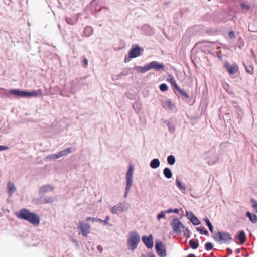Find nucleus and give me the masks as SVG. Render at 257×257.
<instances>
[{
  "label": "nucleus",
  "mask_w": 257,
  "mask_h": 257,
  "mask_svg": "<svg viewBox=\"0 0 257 257\" xmlns=\"http://www.w3.org/2000/svg\"><path fill=\"white\" fill-rule=\"evenodd\" d=\"M17 217L20 219L28 221L35 226H38L40 222L39 216L33 212H31L27 208H22L19 212H16Z\"/></svg>",
  "instance_id": "f257e3e1"
},
{
  "label": "nucleus",
  "mask_w": 257,
  "mask_h": 257,
  "mask_svg": "<svg viewBox=\"0 0 257 257\" xmlns=\"http://www.w3.org/2000/svg\"><path fill=\"white\" fill-rule=\"evenodd\" d=\"M140 242V236L139 233L135 230L131 231L127 239L128 249L134 251L137 248Z\"/></svg>",
  "instance_id": "f03ea898"
},
{
  "label": "nucleus",
  "mask_w": 257,
  "mask_h": 257,
  "mask_svg": "<svg viewBox=\"0 0 257 257\" xmlns=\"http://www.w3.org/2000/svg\"><path fill=\"white\" fill-rule=\"evenodd\" d=\"M213 239L217 242L227 243L228 241H232L231 235L227 232L218 231L213 235Z\"/></svg>",
  "instance_id": "7ed1b4c3"
},
{
  "label": "nucleus",
  "mask_w": 257,
  "mask_h": 257,
  "mask_svg": "<svg viewBox=\"0 0 257 257\" xmlns=\"http://www.w3.org/2000/svg\"><path fill=\"white\" fill-rule=\"evenodd\" d=\"M134 172V167L132 165H130L126 174V187L124 197L126 198L133 185V174Z\"/></svg>",
  "instance_id": "20e7f679"
},
{
  "label": "nucleus",
  "mask_w": 257,
  "mask_h": 257,
  "mask_svg": "<svg viewBox=\"0 0 257 257\" xmlns=\"http://www.w3.org/2000/svg\"><path fill=\"white\" fill-rule=\"evenodd\" d=\"M129 207V205L126 203H120L111 207L110 211L113 214H118L119 212L126 211Z\"/></svg>",
  "instance_id": "39448f33"
},
{
  "label": "nucleus",
  "mask_w": 257,
  "mask_h": 257,
  "mask_svg": "<svg viewBox=\"0 0 257 257\" xmlns=\"http://www.w3.org/2000/svg\"><path fill=\"white\" fill-rule=\"evenodd\" d=\"M155 249L157 254L160 257H165L167 255L166 247L163 243L157 240L155 242Z\"/></svg>",
  "instance_id": "423d86ee"
},
{
  "label": "nucleus",
  "mask_w": 257,
  "mask_h": 257,
  "mask_svg": "<svg viewBox=\"0 0 257 257\" xmlns=\"http://www.w3.org/2000/svg\"><path fill=\"white\" fill-rule=\"evenodd\" d=\"M171 226L174 232L177 234H180L182 231L181 229H184L185 226L180 222L179 219L175 218L173 219L171 223Z\"/></svg>",
  "instance_id": "0eeeda50"
},
{
  "label": "nucleus",
  "mask_w": 257,
  "mask_h": 257,
  "mask_svg": "<svg viewBox=\"0 0 257 257\" xmlns=\"http://www.w3.org/2000/svg\"><path fill=\"white\" fill-rule=\"evenodd\" d=\"M77 228L81 231L83 236L87 237L90 233V225L88 223H84L83 221L79 222Z\"/></svg>",
  "instance_id": "6e6552de"
},
{
  "label": "nucleus",
  "mask_w": 257,
  "mask_h": 257,
  "mask_svg": "<svg viewBox=\"0 0 257 257\" xmlns=\"http://www.w3.org/2000/svg\"><path fill=\"white\" fill-rule=\"evenodd\" d=\"M39 197L36 199V203L38 204H44L47 203H52L54 199L53 197L39 195Z\"/></svg>",
  "instance_id": "1a4fd4ad"
},
{
  "label": "nucleus",
  "mask_w": 257,
  "mask_h": 257,
  "mask_svg": "<svg viewBox=\"0 0 257 257\" xmlns=\"http://www.w3.org/2000/svg\"><path fill=\"white\" fill-rule=\"evenodd\" d=\"M42 93V91L40 89H38L37 90H33L31 92L22 90V97H37L38 96H41Z\"/></svg>",
  "instance_id": "9d476101"
},
{
  "label": "nucleus",
  "mask_w": 257,
  "mask_h": 257,
  "mask_svg": "<svg viewBox=\"0 0 257 257\" xmlns=\"http://www.w3.org/2000/svg\"><path fill=\"white\" fill-rule=\"evenodd\" d=\"M142 240L148 248H152L153 247V237L152 234L148 236H143L142 237Z\"/></svg>",
  "instance_id": "9b49d317"
},
{
  "label": "nucleus",
  "mask_w": 257,
  "mask_h": 257,
  "mask_svg": "<svg viewBox=\"0 0 257 257\" xmlns=\"http://www.w3.org/2000/svg\"><path fill=\"white\" fill-rule=\"evenodd\" d=\"M224 67L230 74H235L238 70V67L235 63L231 65L229 63L226 62L224 64Z\"/></svg>",
  "instance_id": "f8f14e48"
},
{
  "label": "nucleus",
  "mask_w": 257,
  "mask_h": 257,
  "mask_svg": "<svg viewBox=\"0 0 257 257\" xmlns=\"http://www.w3.org/2000/svg\"><path fill=\"white\" fill-rule=\"evenodd\" d=\"M55 187L50 184H46L41 186L38 191L39 195H43L48 191H53Z\"/></svg>",
  "instance_id": "ddd939ff"
},
{
  "label": "nucleus",
  "mask_w": 257,
  "mask_h": 257,
  "mask_svg": "<svg viewBox=\"0 0 257 257\" xmlns=\"http://www.w3.org/2000/svg\"><path fill=\"white\" fill-rule=\"evenodd\" d=\"M141 50V48L139 46H136L134 48H132L128 53L129 58H134L139 56Z\"/></svg>",
  "instance_id": "4468645a"
},
{
  "label": "nucleus",
  "mask_w": 257,
  "mask_h": 257,
  "mask_svg": "<svg viewBox=\"0 0 257 257\" xmlns=\"http://www.w3.org/2000/svg\"><path fill=\"white\" fill-rule=\"evenodd\" d=\"M150 69H154L156 70H164V66L162 63H159L158 62L154 61L148 64Z\"/></svg>",
  "instance_id": "2eb2a0df"
},
{
  "label": "nucleus",
  "mask_w": 257,
  "mask_h": 257,
  "mask_svg": "<svg viewBox=\"0 0 257 257\" xmlns=\"http://www.w3.org/2000/svg\"><path fill=\"white\" fill-rule=\"evenodd\" d=\"M16 191V187L14 183L9 181L7 184V192L9 196H12Z\"/></svg>",
  "instance_id": "dca6fc26"
},
{
  "label": "nucleus",
  "mask_w": 257,
  "mask_h": 257,
  "mask_svg": "<svg viewBox=\"0 0 257 257\" xmlns=\"http://www.w3.org/2000/svg\"><path fill=\"white\" fill-rule=\"evenodd\" d=\"M83 33L84 35H82V36L90 37L93 33V29L91 26H86L84 29Z\"/></svg>",
  "instance_id": "f3484780"
},
{
  "label": "nucleus",
  "mask_w": 257,
  "mask_h": 257,
  "mask_svg": "<svg viewBox=\"0 0 257 257\" xmlns=\"http://www.w3.org/2000/svg\"><path fill=\"white\" fill-rule=\"evenodd\" d=\"M237 239L239 240L240 244H243L246 240L245 233L243 230H240L237 235Z\"/></svg>",
  "instance_id": "a211bd4d"
},
{
  "label": "nucleus",
  "mask_w": 257,
  "mask_h": 257,
  "mask_svg": "<svg viewBox=\"0 0 257 257\" xmlns=\"http://www.w3.org/2000/svg\"><path fill=\"white\" fill-rule=\"evenodd\" d=\"M75 149L72 147H69L68 148L64 149L61 151H59V155H60L61 157L63 156H66L68 154L73 152L74 151Z\"/></svg>",
  "instance_id": "6ab92c4d"
},
{
  "label": "nucleus",
  "mask_w": 257,
  "mask_h": 257,
  "mask_svg": "<svg viewBox=\"0 0 257 257\" xmlns=\"http://www.w3.org/2000/svg\"><path fill=\"white\" fill-rule=\"evenodd\" d=\"M160 162L159 159L155 158L153 159L150 163V167L153 169H156L160 166Z\"/></svg>",
  "instance_id": "aec40b11"
},
{
  "label": "nucleus",
  "mask_w": 257,
  "mask_h": 257,
  "mask_svg": "<svg viewBox=\"0 0 257 257\" xmlns=\"http://www.w3.org/2000/svg\"><path fill=\"white\" fill-rule=\"evenodd\" d=\"M79 19V17H66V22L71 25H75Z\"/></svg>",
  "instance_id": "412c9836"
},
{
  "label": "nucleus",
  "mask_w": 257,
  "mask_h": 257,
  "mask_svg": "<svg viewBox=\"0 0 257 257\" xmlns=\"http://www.w3.org/2000/svg\"><path fill=\"white\" fill-rule=\"evenodd\" d=\"M163 174L167 179H170L172 177L173 173L171 169L166 167L163 170Z\"/></svg>",
  "instance_id": "4be33fe9"
},
{
  "label": "nucleus",
  "mask_w": 257,
  "mask_h": 257,
  "mask_svg": "<svg viewBox=\"0 0 257 257\" xmlns=\"http://www.w3.org/2000/svg\"><path fill=\"white\" fill-rule=\"evenodd\" d=\"M246 216L249 218L250 221L253 223L257 222V216L255 214H252L249 212H247Z\"/></svg>",
  "instance_id": "5701e85b"
},
{
  "label": "nucleus",
  "mask_w": 257,
  "mask_h": 257,
  "mask_svg": "<svg viewBox=\"0 0 257 257\" xmlns=\"http://www.w3.org/2000/svg\"><path fill=\"white\" fill-rule=\"evenodd\" d=\"M176 184L177 187L181 191H185L187 189V187L185 184H182L180 180L178 178L176 179Z\"/></svg>",
  "instance_id": "b1692460"
},
{
  "label": "nucleus",
  "mask_w": 257,
  "mask_h": 257,
  "mask_svg": "<svg viewBox=\"0 0 257 257\" xmlns=\"http://www.w3.org/2000/svg\"><path fill=\"white\" fill-rule=\"evenodd\" d=\"M135 70L137 71L140 72L141 73H143L150 70V69L148 64L143 67L141 66H136Z\"/></svg>",
  "instance_id": "393cba45"
},
{
  "label": "nucleus",
  "mask_w": 257,
  "mask_h": 257,
  "mask_svg": "<svg viewBox=\"0 0 257 257\" xmlns=\"http://www.w3.org/2000/svg\"><path fill=\"white\" fill-rule=\"evenodd\" d=\"M176 90L178 92L180 96L182 97V99H189L190 98L188 94L186 93L184 90L181 89L180 88L177 89Z\"/></svg>",
  "instance_id": "a878e982"
},
{
  "label": "nucleus",
  "mask_w": 257,
  "mask_h": 257,
  "mask_svg": "<svg viewBox=\"0 0 257 257\" xmlns=\"http://www.w3.org/2000/svg\"><path fill=\"white\" fill-rule=\"evenodd\" d=\"M168 79L169 82L172 84V85L174 87L176 90L179 88V87L177 85L176 81L173 76L169 75L168 76Z\"/></svg>",
  "instance_id": "bb28decb"
},
{
  "label": "nucleus",
  "mask_w": 257,
  "mask_h": 257,
  "mask_svg": "<svg viewBox=\"0 0 257 257\" xmlns=\"http://www.w3.org/2000/svg\"><path fill=\"white\" fill-rule=\"evenodd\" d=\"M9 93L16 96L22 97V90L19 89H12L9 91Z\"/></svg>",
  "instance_id": "cd10ccee"
},
{
  "label": "nucleus",
  "mask_w": 257,
  "mask_h": 257,
  "mask_svg": "<svg viewBox=\"0 0 257 257\" xmlns=\"http://www.w3.org/2000/svg\"><path fill=\"white\" fill-rule=\"evenodd\" d=\"M189 245H190V247L193 249H196L199 247V242H198V240L197 241H195L193 239H191L189 241Z\"/></svg>",
  "instance_id": "c85d7f7f"
},
{
  "label": "nucleus",
  "mask_w": 257,
  "mask_h": 257,
  "mask_svg": "<svg viewBox=\"0 0 257 257\" xmlns=\"http://www.w3.org/2000/svg\"><path fill=\"white\" fill-rule=\"evenodd\" d=\"M204 221L206 222V225L208 226L209 231L212 233L213 232V226L210 222L209 219L208 218V217H205L204 218Z\"/></svg>",
  "instance_id": "c756f323"
},
{
  "label": "nucleus",
  "mask_w": 257,
  "mask_h": 257,
  "mask_svg": "<svg viewBox=\"0 0 257 257\" xmlns=\"http://www.w3.org/2000/svg\"><path fill=\"white\" fill-rule=\"evenodd\" d=\"M142 28L147 35H151L153 32L152 28L148 25H143Z\"/></svg>",
  "instance_id": "7c9ffc66"
},
{
  "label": "nucleus",
  "mask_w": 257,
  "mask_h": 257,
  "mask_svg": "<svg viewBox=\"0 0 257 257\" xmlns=\"http://www.w3.org/2000/svg\"><path fill=\"white\" fill-rule=\"evenodd\" d=\"M168 126V129L171 133H173L175 131V127L174 125L172 124L169 121L166 120L164 122Z\"/></svg>",
  "instance_id": "2f4dec72"
},
{
  "label": "nucleus",
  "mask_w": 257,
  "mask_h": 257,
  "mask_svg": "<svg viewBox=\"0 0 257 257\" xmlns=\"http://www.w3.org/2000/svg\"><path fill=\"white\" fill-rule=\"evenodd\" d=\"M167 160L168 163L171 165H174L176 161L175 157L172 155L168 156Z\"/></svg>",
  "instance_id": "473e14b6"
},
{
  "label": "nucleus",
  "mask_w": 257,
  "mask_h": 257,
  "mask_svg": "<svg viewBox=\"0 0 257 257\" xmlns=\"http://www.w3.org/2000/svg\"><path fill=\"white\" fill-rule=\"evenodd\" d=\"M190 221L194 226L198 225L201 223L199 220L196 216H194L193 218H192V219H190Z\"/></svg>",
  "instance_id": "72a5a7b5"
},
{
  "label": "nucleus",
  "mask_w": 257,
  "mask_h": 257,
  "mask_svg": "<svg viewBox=\"0 0 257 257\" xmlns=\"http://www.w3.org/2000/svg\"><path fill=\"white\" fill-rule=\"evenodd\" d=\"M166 103L168 108L170 110L173 111L175 107V104L172 103L170 99L167 100Z\"/></svg>",
  "instance_id": "f704fd0d"
},
{
  "label": "nucleus",
  "mask_w": 257,
  "mask_h": 257,
  "mask_svg": "<svg viewBox=\"0 0 257 257\" xmlns=\"http://www.w3.org/2000/svg\"><path fill=\"white\" fill-rule=\"evenodd\" d=\"M250 201L252 203L253 210L257 213V201L253 198H251Z\"/></svg>",
  "instance_id": "c9c22d12"
},
{
  "label": "nucleus",
  "mask_w": 257,
  "mask_h": 257,
  "mask_svg": "<svg viewBox=\"0 0 257 257\" xmlns=\"http://www.w3.org/2000/svg\"><path fill=\"white\" fill-rule=\"evenodd\" d=\"M244 67L246 72L249 74H252L253 73V68L252 66H246L245 64H244Z\"/></svg>",
  "instance_id": "e433bc0d"
},
{
  "label": "nucleus",
  "mask_w": 257,
  "mask_h": 257,
  "mask_svg": "<svg viewBox=\"0 0 257 257\" xmlns=\"http://www.w3.org/2000/svg\"><path fill=\"white\" fill-rule=\"evenodd\" d=\"M160 90L162 92H165L168 90V86L165 83H162L159 86Z\"/></svg>",
  "instance_id": "4c0bfd02"
},
{
  "label": "nucleus",
  "mask_w": 257,
  "mask_h": 257,
  "mask_svg": "<svg viewBox=\"0 0 257 257\" xmlns=\"http://www.w3.org/2000/svg\"><path fill=\"white\" fill-rule=\"evenodd\" d=\"M232 104H233V106L236 108V112L239 114H241L242 113V110L241 109L238 107V104L234 102V101H233L232 102Z\"/></svg>",
  "instance_id": "58836bf2"
},
{
  "label": "nucleus",
  "mask_w": 257,
  "mask_h": 257,
  "mask_svg": "<svg viewBox=\"0 0 257 257\" xmlns=\"http://www.w3.org/2000/svg\"><path fill=\"white\" fill-rule=\"evenodd\" d=\"M213 248V245L211 242H207L205 244V248L206 250H210Z\"/></svg>",
  "instance_id": "ea45409f"
},
{
  "label": "nucleus",
  "mask_w": 257,
  "mask_h": 257,
  "mask_svg": "<svg viewBox=\"0 0 257 257\" xmlns=\"http://www.w3.org/2000/svg\"><path fill=\"white\" fill-rule=\"evenodd\" d=\"M196 229L197 231L199 232L201 234H203L205 235L208 234V232L206 229L204 230L203 229L200 228L199 227H197Z\"/></svg>",
  "instance_id": "a19ab883"
},
{
  "label": "nucleus",
  "mask_w": 257,
  "mask_h": 257,
  "mask_svg": "<svg viewBox=\"0 0 257 257\" xmlns=\"http://www.w3.org/2000/svg\"><path fill=\"white\" fill-rule=\"evenodd\" d=\"M240 7L242 9L246 10V11H249L250 9V6L244 3H241Z\"/></svg>",
  "instance_id": "79ce46f5"
},
{
  "label": "nucleus",
  "mask_w": 257,
  "mask_h": 257,
  "mask_svg": "<svg viewBox=\"0 0 257 257\" xmlns=\"http://www.w3.org/2000/svg\"><path fill=\"white\" fill-rule=\"evenodd\" d=\"M166 211H162L160 212V213H159V214H158L157 216V218L158 220H160L161 218H166V216H165V213H166Z\"/></svg>",
  "instance_id": "37998d69"
},
{
  "label": "nucleus",
  "mask_w": 257,
  "mask_h": 257,
  "mask_svg": "<svg viewBox=\"0 0 257 257\" xmlns=\"http://www.w3.org/2000/svg\"><path fill=\"white\" fill-rule=\"evenodd\" d=\"M179 212V210L177 208L175 209H171L170 208L167 210H166V213H178Z\"/></svg>",
  "instance_id": "c03bdc74"
},
{
  "label": "nucleus",
  "mask_w": 257,
  "mask_h": 257,
  "mask_svg": "<svg viewBox=\"0 0 257 257\" xmlns=\"http://www.w3.org/2000/svg\"><path fill=\"white\" fill-rule=\"evenodd\" d=\"M86 78V77H81L80 78H77L76 81L78 82L79 85H84V80Z\"/></svg>",
  "instance_id": "a18cd8bd"
},
{
  "label": "nucleus",
  "mask_w": 257,
  "mask_h": 257,
  "mask_svg": "<svg viewBox=\"0 0 257 257\" xmlns=\"http://www.w3.org/2000/svg\"><path fill=\"white\" fill-rule=\"evenodd\" d=\"M186 232H184V235L186 236L187 238H189L190 237V231L188 228H185Z\"/></svg>",
  "instance_id": "49530a36"
},
{
  "label": "nucleus",
  "mask_w": 257,
  "mask_h": 257,
  "mask_svg": "<svg viewBox=\"0 0 257 257\" xmlns=\"http://www.w3.org/2000/svg\"><path fill=\"white\" fill-rule=\"evenodd\" d=\"M186 216L189 220L191 219L192 218L195 216V215L193 213V212L191 211L189 212L186 211Z\"/></svg>",
  "instance_id": "de8ad7c7"
},
{
  "label": "nucleus",
  "mask_w": 257,
  "mask_h": 257,
  "mask_svg": "<svg viewBox=\"0 0 257 257\" xmlns=\"http://www.w3.org/2000/svg\"><path fill=\"white\" fill-rule=\"evenodd\" d=\"M109 219H110L109 216H107L105 217V220H103V223H104V225H105V224H108V225H109V226H112V225H111V224L108 223V221L109 220Z\"/></svg>",
  "instance_id": "09e8293b"
},
{
  "label": "nucleus",
  "mask_w": 257,
  "mask_h": 257,
  "mask_svg": "<svg viewBox=\"0 0 257 257\" xmlns=\"http://www.w3.org/2000/svg\"><path fill=\"white\" fill-rule=\"evenodd\" d=\"M229 36L231 39H234L235 37V34L233 31H231L229 32Z\"/></svg>",
  "instance_id": "8fccbe9b"
},
{
  "label": "nucleus",
  "mask_w": 257,
  "mask_h": 257,
  "mask_svg": "<svg viewBox=\"0 0 257 257\" xmlns=\"http://www.w3.org/2000/svg\"><path fill=\"white\" fill-rule=\"evenodd\" d=\"M9 149V148L8 146L0 145V151H4V150H7Z\"/></svg>",
  "instance_id": "3c124183"
},
{
  "label": "nucleus",
  "mask_w": 257,
  "mask_h": 257,
  "mask_svg": "<svg viewBox=\"0 0 257 257\" xmlns=\"http://www.w3.org/2000/svg\"><path fill=\"white\" fill-rule=\"evenodd\" d=\"M96 218L94 217H87L86 219L87 221H91L92 222H95L96 221Z\"/></svg>",
  "instance_id": "603ef678"
},
{
  "label": "nucleus",
  "mask_w": 257,
  "mask_h": 257,
  "mask_svg": "<svg viewBox=\"0 0 257 257\" xmlns=\"http://www.w3.org/2000/svg\"><path fill=\"white\" fill-rule=\"evenodd\" d=\"M74 82H72V86L71 87V91L74 93L75 94L76 92V90H75V87H74Z\"/></svg>",
  "instance_id": "864d4df0"
},
{
  "label": "nucleus",
  "mask_w": 257,
  "mask_h": 257,
  "mask_svg": "<svg viewBox=\"0 0 257 257\" xmlns=\"http://www.w3.org/2000/svg\"><path fill=\"white\" fill-rule=\"evenodd\" d=\"M97 249L100 253L102 252L103 247L100 245H99L97 246Z\"/></svg>",
  "instance_id": "5fc2aeb1"
},
{
  "label": "nucleus",
  "mask_w": 257,
  "mask_h": 257,
  "mask_svg": "<svg viewBox=\"0 0 257 257\" xmlns=\"http://www.w3.org/2000/svg\"><path fill=\"white\" fill-rule=\"evenodd\" d=\"M88 60L87 58H84L83 60V65L86 66L88 65Z\"/></svg>",
  "instance_id": "6e6d98bb"
},
{
  "label": "nucleus",
  "mask_w": 257,
  "mask_h": 257,
  "mask_svg": "<svg viewBox=\"0 0 257 257\" xmlns=\"http://www.w3.org/2000/svg\"><path fill=\"white\" fill-rule=\"evenodd\" d=\"M54 158L56 159H58V158H59L61 157L60 156V155H59V152H58L56 154H54Z\"/></svg>",
  "instance_id": "4d7b16f0"
},
{
  "label": "nucleus",
  "mask_w": 257,
  "mask_h": 257,
  "mask_svg": "<svg viewBox=\"0 0 257 257\" xmlns=\"http://www.w3.org/2000/svg\"><path fill=\"white\" fill-rule=\"evenodd\" d=\"M54 154H51V155H50L49 156H48L46 158H48V159H55V158H54Z\"/></svg>",
  "instance_id": "13d9d810"
},
{
  "label": "nucleus",
  "mask_w": 257,
  "mask_h": 257,
  "mask_svg": "<svg viewBox=\"0 0 257 257\" xmlns=\"http://www.w3.org/2000/svg\"><path fill=\"white\" fill-rule=\"evenodd\" d=\"M226 250L228 254H231L232 253V250L229 248H227Z\"/></svg>",
  "instance_id": "bf43d9fd"
},
{
  "label": "nucleus",
  "mask_w": 257,
  "mask_h": 257,
  "mask_svg": "<svg viewBox=\"0 0 257 257\" xmlns=\"http://www.w3.org/2000/svg\"><path fill=\"white\" fill-rule=\"evenodd\" d=\"M103 220L101 219H99V218H96V221L95 222H99V223H103Z\"/></svg>",
  "instance_id": "052dcab7"
},
{
  "label": "nucleus",
  "mask_w": 257,
  "mask_h": 257,
  "mask_svg": "<svg viewBox=\"0 0 257 257\" xmlns=\"http://www.w3.org/2000/svg\"><path fill=\"white\" fill-rule=\"evenodd\" d=\"M215 31H213L211 29H210V30H207L206 32L208 34H211V33H213Z\"/></svg>",
  "instance_id": "680f3d73"
},
{
  "label": "nucleus",
  "mask_w": 257,
  "mask_h": 257,
  "mask_svg": "<svg viewBox=\"0 0 257 257\" xmlns=\"http://www.w3.org/2000/svg\"><path fill=\"white\" fill-rule=\"evenodd\" d=\"M187 257H196L194 254H189Z\"/></svg>",
  "instance_id": "e2e57ef3"
},
{
  "label": "nucleus",
  "mask_w": 257,
  "mask_h": 257,
  "mask_svg": "<svg viewBox=\"0 0 257 257\" xmlns=\"http://www.w3.org/2000/svg\"><path fill=\"white\" fill-rule=\"evenodd\" d=\"M149 254H150V257H155V254L154 253H151L150 252L149 253Z\"/></svg>",
  "instance_id": "0e129e2a"
},
{
  "label": "nucleus",
  "mask_w": 257,
  "mask_h": 257,
  "mask_svg": "<svg viewBox=\"0 0 257 257\" xmlns=\"http://www.w3.org/2000/svg\"><path fill=\"white\" fill-rule=\"evenodd\" d=\"M240 249H237L236 250V253H240Z\"/></svg>",
  "instance_id": "69168bd1"
},
{
  "label": "nucleus",
  "mask_w": 257,
  "mask_h": 257,
  "mask_svg": "<svg viewBox=\"0 0 257 257\" xmlns=\"http://www.w3.org/2000/svg\"><path fill=\"white\" fill-rule=\"evenodd\" d=\"M128 61H129V60H128V59H127L126 58H125V59H124V62H128Z\"/></svg>",
  "instance_id": "338daca9"
},
{
  "label": "nucleus",
  "mask_w": 257,
  "mask_h": 257,
  "mask_svg": "<svg viewBox=\"0 0 257 257\" xmlns=\"http://www.w3.org/2000/svg\"><path fill=\"white\" fill-rule=\"evenodd\" d=\"M142 257H146L144 254H142Z\"/></svg>",
  "instance_id": "774afa93"
}]
</instances>
